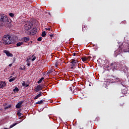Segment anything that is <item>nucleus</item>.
<instances>
[{"label": "nucleus", "instance_id": "obj_47", "mask_svg": "<svg viewBox=\"0 0 129 129\" xmlns=\"http://www.w3.org/2000/svg\"><path fill=\"white\" fill-rule=\"evenodd\" d=\"M11 77H12V76L10 77V78H11Z\"/></svg>", "mask_w": 129, "mask_h": 129}, {"label": "nucleus", "instance_id": "obj_41", "mask_svg": "<svg viewBox=\"0 0 129 129\" xmlns=\"http://www.w3.org/2000/svg\"><path fill=\"white\" fill-rule=\"evenodd\" d=\"M71 91H72V89L70 88Z\"/></svg>", "mask_w": 129, "mask_h": 129}, {"label": "nucleus", "instance_id": "obj_26", "mask_svg": "<svg viewBox=\"0 0 129 129\" xmlns=\"http://www.w3.org/2000/svg\"><path fill=\"white\" fill-rule=\"evenodd\" d=\"M42 37H46V32L43 31L41 34Z\"/></svg>", "mask_w": 129, "mask_h": 129}, {"label": "nucleus", "instance_id": "obj_4", "mask_svg": "<svg viewBox=\"0 0 129 129\" xmlns=\"http://www.w3.org/2000/svg\"><path fill=\"white\" fill-rule=\"evenodd\" d=\"M111 68L112 71H115L118 69V64H117L116 62H113L111 64Z\"/></svg>", "mask_w": 129, "mask_h": 129}, {"label": "nucleus", "instance_id": "obj_8", "mask_svg": "<svg viewBox=\"0 0 129 129\" xmlns=\"http://www.w3.org/2000/svg\"><path fill=\"white\" fill-rule=\"evenodd\" d=\"M4 53H5V54H6L7 56H8V57H13V56H14V55H13L12 53H11L10 52V51H8V50H4Z\"/></svg>", "mask_w": 129, "mask_h": 129}, {"label": "nucleus", "instance_id": "obj_7", "mask_svg": "<svg viewBox=\"0 0 129 129\" xmlns=\"http://www.w3.org/2000/svg\"><path fill=\"white\" fill-rule=\"evenodd\" d=\"M122 50L123 49H122L121 47H119V48L115 51V54L117 56V55H119V54L121 53L122 52Z\"/></svg>", "mask_w": 129, "mask_h": 129}, {"label": "nucleus", "instance_id": "obj_33", "mask_svg": "<svg viewBox=\"0 0 129 129\" xmlns=\"http://www.w3.org/2000/svg\"><path fill=\"white\" fill-rule=\"evenodd\" d=\"M42 39H43V38H42L41 37H39L38 39H37V41H41L42 40Z\"/></svg>", "mask_w": 129, "mask_h": 129}, {"label": "nucleus", "instance_id": "obj_31", "mask_svg": "<svg viewBox=\"0 0 129 129\" xmlns=\"http://www.w3.org/2000/svg\"><path fill=\"white\" fill-rule=\"evenodd\" d=\"M11 107H12V105H10L9 106L6 107L5 108V109H8L9 108H11Z\"/></svg>", "mask_w": 129, "mask_h": 129}, {"label": "nucleus", "instance_id": "obj_32", "mask_svg": "<svg viewBox=\"0 0 129 129\" xmlns=\"http://www.w3.org/2000/svg\"><path fill=\"white\" fill-rule=\"evenodd\" d=\"M26 61L27 62V66H30V62H29V59H27Z\"/></svg>", "mask_w": 129, "mask_h": 129}, {"label": "nucleus", "instance_id": "obj_17", "mask_svg": "<svg viewBox=\"0 0 129 129\" xmlns=\"http://www.w3.org/2000/svg\"><path fill=\"white\" fill-rule=\"evenodd\" d=\"M21 109H19L17 113V115H18V116H22V113H21Z\"/></svg>", "mask_w": 129, "mask_h": 129}, {"label": "nucleus", "instance_id": "obj_12", "mask_svg": "<svg viewBox=\"0 0 129 129\" xmlns=\"http://www.w3.org/2000/svg\"><path fill=\"white\" fill-rule=\"evenodd\" d=\"M42 93H42V92H39V94L37 95L35 97H34V100L38 99L39 97H41V96H42Z\"/></svg>", "mask_w": 129, "mask_h": 129}, {"label": "nucleus", "instance_id": "obj_34", "mask_svg": "<svg viewBox=\"0 0 129 129\" xmlns=\"http://www.w3.org/2000/svg\"><path fill=\"white\" fill-rule=\"evenodd\" d=\"M45 30H46V31H51V28H45Z\"/></svg>", "mask_w": 129, "mask_h": 129}, {"label": "nucleus", "instance_id": "obj_15", "mask_svg": "<svg viewBox=\"0 0 129 129\" xmlns=\"http://www.w3.org/2000/svg\"><path fill=\"white\" fill-rule=\"evenodd\" d=\"M87 30V27L85 25H83L82 26V31L85 32Z\"/></svg>", "mask_w": 129, "mask_h": 129}, {"label": "nucleus", "instance_id": "obj_27", "mask_svg": "<svg viewBox=\"0 0 129 129\" xmlns=\"http://www.w3.org/2000/svg\"><path fill=\"white\" fill-rule=\"evenodd\" d=\"M85 57L87 61H89V60H90V58H91V56H86Z\"/></svg>", "mask_w": 129, "mask_h": 129}, {"label": "nucleus", "instance_id": "obj_5", "mask_svg": "<svg viewBox=\"0 0 129 129\" xmlns=\"http://www.w3.org/2000/svg\"><path fill=\"white\" fill-rule=\"evenodd\" d=\"M70 62L72 64H71V66L72 67H75L77 65V60L74 59H72L70 61Z\"/></svg>", "mask_w": 129, "mask_h": 129}, {"label": "nucleus", "instance_id": "obj_29", "mask_svg": "<svg viewBox=\"0 0 129 129\" xmlns=\"http://www.w3.org/2000/svg\"><path fill=\"white\" fill-rule=\"evenodd\" d=\"M81 59L83 62H85V61H87L86 59V58L85 57H82Z\"/></svg>", "mask_w": 129, "mask_h": 129}, {"label": "nucleus", "instance_id": "obj_36", "mask_svg": "<svg viewBox=\"0 0 129 129\" xmlns=\"http://www.w3.org/2000/svg\"><path fill=\"white\" fill-rule=\"evenodd\" d=\"M73 56H76V53L74 52V53L73 54Z\"/></svg>", "mask_w": 129, "mask_h": 129}, {"label": "nucleus", "instance_id": "obj_23", "mask_svg": "<svg viewBox=\"0 0 129 129\" xmlns=\"http://www.w3.org/2000/svg\"><path fill=\"white\" fill-rule=\"evenodd\" d=\"M18 124V123H15L12 125H10V128H12V127H14V126H15V125H17Z\"/></svg>", "mask_w": 129, "mask_h": 129}, {"label": "nucleus", "instance_id": "obj_43", "mask_svg": "<svg viewBox=\"0 0 129 129\" xmlns=\"http://www.w3.org/2000/svg\"><path fill=\"white\" fill-rule=\"evenodd\" d=\"M2 45V43H1V41H0V45Z\"/></svg>", "mask_w": 129, "mask_h": 129}, {"label": "nucleus", "instance_id": "obj_38", "mask_svg": "<svg viewBox=\"0 0 129 129\" xmlns=\"http://www.w3.org/2000/svg\"><path fill=\"white\" fill-rule=\"evenodd\" d=\"M49 36L51 37V38H52V37H53V36H54L53 34H50Z\"/></svg>", "mask_w": 129, "mask_h": 129}, {"label": "nucleus", "instance_id": "obj_44", "mask_svg": "<svg viewBox=\"0 0 129 129\" xmlns=\"http://www.w3.org/2000/svg\"><path fill=\"white\" fill-rule=\"evenodd\" d=\"M32 57H34V55H32Z\"/></svg>", "mask_w": 129, "mask_h": 129}, {"label": "nucleus", "instance_id": "obj_25", "mask_svg": "<svg viewBox=\"0 0 129 129\" xmlns=\"http://www.w3.org/2000/svg\"><path fill=\"white\" fill-rule=\"evenodd\" d=\"M43 103V100H40V101L37 102L35 104H42Z\"/></svg>", "mask_w": 129, "mask_h": 129}, {"label": "nucleus", "instance_id": "obj_30", "mask_svg": "<svg viewBox=\"0 0 129 129\" xmlns=\"http://www.w3.org/2000/svg\"><path fill=\"white\" fill-rule=\"evenodd\" d=\"M9 16L11 17V18H13V17H15V15L13 13H10Z\"/></svg>", "mask_w": 129, "mask_h": 129}, {"label": "nucleus", "instance_id": "obj_9", "mask_svg": "<svg viewBox=\"0 0 129 129\" xmlns=\"http://www.w3.org/2000/svg\"><path fill=\"white\" fill-rule=\"evenodd\" d=\"M24 103V101H20V102L18 103L16 105V108H21L22 107V104Z\"/></svg>", "mask_w": 129, "mask_h": 129}, {"label": "nucleus", "instance_id": "obj_13", "mask_svg": "<svg viewBox=\"0 0 129 129\" xmlns=\"http://www.w3.org/2000/svg\"><path fill=\"white\" fill-rule=\"evenodd\" d=\"M115 80L117 82H119V83H120L121 82H122V81H123V80L122 79H120L119 78H116Z\"/></svg>", "mask_w": 129, "mask_h": 129}, {"label": "nucleus", "instance_id": "obj_40", "mask_svg": "<svg viewBox=\"0 0 129 129\" xmlns=\"http://www.w3.org/2000/svg\"><path fill=\"white\" fill-rule=\"evenodd\" d=\"M55 67H57V64H55Z\"/></svg>", "mask_w": 129, "mask_h": 129}, {"label": "nucleus", "instance_id": "obj_39", "mask_svg": "<svg viewBox=\"0 0 129 129\" xmlns=\"http://www.w3.org/2000/svg\"><path fill=\"white\" fill-rule=\"evenodd\" d=\"M124 104V103H122L120 104V106H122Z\"/></svg>", "mask_w": 129, "mask_h": 129}, {"label": "nucleus", "instance_id": "obj_46", "mask_svg": "<svg viewBox=\"0 0 129 129\" xmlns=\"http://www.w3.org/2000/svg\"><path fill=\"white\" fill-rule=\"evenodd\" d=\"M128 93V92H127V93Z\"/></svg>", "mask_w": 129, "mask_h": 129}, {"label": "nucleus", "instance_id": "obj_16", "mask_svg": "<svg viewBox=\"0 0 129 129\" xmlns=\"http://www.w3.org/2000/svg\"><path fill=\"white\" fill-rule=\"evenodd\" d=\"M30 40V38L28 37H24L22 38V41H24L25 42H29V40Z\"/></svg>", "mask_w": 129, "mask_h": 129}, {"label": "nucleus", "instance_id": "obj_2", "mask_svg": "<svg viewBox=\"0 0 129 129\" xmlns=\"http://www.w3.org/2000/svg\"><path fill=\"white\" fill-rule=\"evenodd\" d=\"M3 44L4 45H11L15 43V40L12 38V37L9 35H5L3 38Z\"/></svg>", "mask_w": 129, "mask_h": 129}, {"label": "nucleus", "instance_id": "obj_18", "mask_svg": "<svg viewBox=\"0 0 129 129\" xmlns=\"http://www.w3.org/2000/svg\"><path fill=\"white\" fill-rule=\"evenodd\" d=\"M23 44H24L23 42H19L16 44V45L17 46V47H20V46H22Z\"/></svg>", "mask_w": 129, "mask_h": 129}, {"label": "nucleus", "instance_id": "obj_20", "mask_svg": "<svg viewBox=\"0 0 129 129\" xmlns=\"http://www.w3.org/2000/svg\"><path fill=\"white\" fill-rule=\"evenodd\" d=\"M22 86H25V87H29V84H26V82H23L22 83Z\"/></svg>", "mask_w": 129, "mask_h": 129}, {"label": "nucleus", "instance_id": "obj_21", "mask_svg": "<svg viewBox=\"0 0 129 129\" xmlns=\"http://www.w3.org/2000/svg\"><path fill=\"white\" fill-rule=\"evenodd\" d=\"M16 80V77H13L9 80V82H13V81H15Z\"/></svg>", "mask_w": 129, "mask_h": 129}, {"label": "nucleus", "instance_id": "obj_6", "mask_svg": "<svg viewBox=\"0 0 129 129\" xmlns=\"http://www.w3.org/2000/svg\"><path fill=\"white\" fill-rule=\"evenodd\" d=\"M42 89H43V87L42 86V85H38L34 89V91H35V92H39V91H40V90H42Z\"/></svg>", "mask_w": 129, "mask_h": 129}, {"label": "nucleus", "instance_id": "obj_24", "mask_svg": "<svg viewBox=\"0 0 129 129\" xmlns=\"http://www.w3.org/2000/svg\"><path fill=\"white\" fill-rule=\"evenodd\" d=\"M13 91L14 92H18V91H19V88H18V87L15 88V89H13Z\"/></svg>", "mask_w": 129, "mask_h": 129}, {"label": "nucleus", "instance_id": "obj_19", "mask_svg": "<svg viewBox=\"0 0 129 129\" xmlns=\"http://www.w3.org/2000/svg\"><path fill=\"white\" fill-rule=\"evenodd\" d=\"M44 77H42L41 78L38 82H37V83L38 84H40V83H42V81H43V80H44Z\"/></svg>", "mask_w": 129, "mask_h": 129}, {"label": "nucleus", "instance_id": "obj_35", "mask_svg": "<svg viewBox=\"0 0 129 129\" xmlns=\"http://www.w3.org/2000/svg\"><path fill=\"white\" fill-rule=\"evenodd\" d=\"M36 60V56H34L33 58L32 59V61H35Z\"/></svg>", "mask_w": 129, "mask_h": 129}, {"label": "nucleus", "instance_id": "obj_11", "mask_svg": "<svg viewBox=\"0 0 129 129\" xmlns=\"http://www.w3.org/2000/svg\"><path fill=\"white\" fill-rule=\"evenodd\" d=\"M7 85V83L5 82L1 81L0 82V88H4Z\"/></svg>", "mask_w": 129, "mask_h": 129}, {"label": "nucleus", "instance_id": "obj_45", "mask_svg": "<svg viewBox=\"0 0 129 129\" xmlns=\"http://www.w3.org/2000/svg\"><path fill=\"white\" fill-rule=\"evenodd\" d=\"M128 93V92H127V93Z\"/></svg>", "mask_w": 129, "mask_h": 129}, {"label": "nucleus", "instance_id": "obj_1", "mask_svg": "<svg viewBox=\"0 0 129 129\" xmlns=\"http://www.w3.org/2000/svg\"><path fill=\"white\" fill-rule=\"evenodd\" d=\"M11 23H12V20L8 18L7 15L3 14H0V26L10 28L11 26Z\"/></svg>", "mask_w": 129, "mask_h": 129}, {"label": "nucleus", "instance_id": "obj_14", "mask_svg": "<svg viewBox=\"0 0 129 129\" xmlns=\"http://www.w3.org/2000/svg\"><path fill=\"white\" fill-rule=\"evenodd\" d=\"M120 84L123 86V87H127L126 84L125 83V81H122V82L120 83Z\"/></svg>", "mask_w": 129, "mask_h": 129}, {"label": "nucleus", "instance_id": "obj_3", "mask_svg": "<svg viewBox=\"0 0 129 129\" xmlns=\"http://www.w3.org/2000/svg\"><path fill=\"white\" fill-rule=\"evenodd\" d=\"M33 28V23L30 22H27L24 26V29L25 31H29Z\"/></svg>", "mask_w": 129, "mask_h": 129}, {"label": "nucleus", "instance_id": "obj_42", "mask_svg": "<svg viewBox=\"0 0 129 129\" xmlns=\"http://www.w3.org/2000/svg\"><path fill=\"white\" fill-rule=\"evenodd\" d=\"M73 67H71L72 69H73Z\"/></svg>", "mask_w": 129, "mask_h": 129}, {"label": "nucleus", "instance_id": "obj_22", "mask_svg": "<svg viewBox=\"0 0 129 129\" xmlns=\"http://www.w3.org/2000/svg\"><path fill=\"white\" fill-rule=\"evenodd\" d=\"M25 69H26V67H25V66L22 65L21 66V67H20L21 70H25Z\"/></svg>", "mask_w": 129, "mask_h": 129}, {"label": "nucleus", "instance_id": "obj_10", "mask_svg": "<svg viewBox=\"0 0 129 129\" xmlns=\"http://www.w3.org/2000/svg\"><path fill=\"white\" fill-rule=\"evenodd\" d=\"M37 31H38V29H37V28L35 27L33 28L31 31L32 35H36V34H37Z\"/></svg>", "mask_w": 129, "mask_h": 129}, {"label": "nucleus", "instance_id": "obj_28", "mask_svg": "<svg viewBox=\"0 0 129 129\" xmlns=\"http://www.w3.org/2000/svg\"><path fill=\"white\" fill-rule=\"evenodd\" d=\"M53 69H52L51 70L48 71V72H47V74H52V73H53Z\"/></svg>", "mask_w": 129, "mask_h": 129}, {"label": "nucleus", "instance_id": "obj_37", "mask_svg": "<svg viewBox=\"0 0 129 129\" xmlns=\"http://www.w3.org/2000/svg\"><path fill=\"white\" fill-rule=\"evenodd\" d=\"M13 66V63H11L9 64V67H12Z\"/></svg>", "mask_w": 129, "mask_h": 129}]
</instances>
